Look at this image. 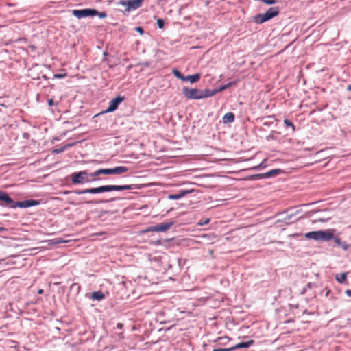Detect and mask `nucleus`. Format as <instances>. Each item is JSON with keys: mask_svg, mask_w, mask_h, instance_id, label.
Returning a JSON list of instances; mask_svg holds the SVG:
<instances>
[{"mask_svg": "<svg viewBox=\"0 0 351 351\" xmlns=\"http://www.w3.org/2000/svg\"><path fill=\"white\" fill-rule=\"evenodd\" d=\"M191 192V191L182 190L178 194H171V195H169L168 196V198L169 199H171V200L180 199L182 198L183 197H184L186 194L190 193Z\"/></svg>", "mask_w": 351, "mask_h": 351, "instance_id": "4468645a", "label": "nucleus"}, {"mask_svg": "<svg viewBox=\"0 0 351 351\" xmlns=\"http://www.w3.org/2000/svg\"><path fill=\"white\" fill-rule=\"evenodd\" d=\"M69 146L70 145H67V147H69ZM66 147V146L61 147L60 149H56L53 150V152L56 153V154L61 153V152H64L65 150Z\"/></svg>", "mask_w": 351, "mask_h": 351, "instance_id": "bb28decb", "label": "nucleus"}, {"mask_svg": "<svg viewBox=\"0 0 351 351\" xmlns=\"http://www.w3.org/2000/svg\"><path fill=\"white\" fill-rule=\"evenodd\" d=\"M179 79L182 80V81H186V76H184L182 74L181 75Z\"/></svg>", "mask_w": 351, "mask_h": 351, "instance_id": "2f4dec72", "label": "nucleus"}, {"mask_svg": "<svg viewBox=\"0 0 351 351\" xmlns=\"http://www.w3.org/2000/svg\"><path fill=\"white\" fill-rule=\"evenodd\" d=\"M263 167H264V166H263V164L261 163V165H259L258 166H257L256 167H255V169H261Z\"/></svg>", "mask_w": 351, "mask_h": 351, "instance_id": "f704fd0d", "label": "nucleus"}, {"mask_svg": "<svg viewBox=\"0 0 351 351\" xmlns=\"http://www.w3.org/2000/svg\"><path fill=\"white\" fill-rule=\"evenodd\" d=\"M173 75H174L176 77H178V79H179V77H180V76H181V75H182V73H181L178 70H177V69H174V70L173 71Z\"/></svg>", "mask_w": 351, "mask_h": 351, "instance_id": "cd10ccee", "label": "nucleus"}, {"mask_svg": "<svg viewBox=\"0 0 351 351\" xmlns=\"http://www.w3.org/2000/svg\"><path fill=\"white\" fill-rule=\"evenodd\" d=\"M123 100V98L119 96L112 99L109 103L108 108L105 110V112H110L114 111Z\"/></svg>", "mask_w": 351, "mask_h": 351, "instance_id": "9b49d317", "label": "nucleus"}, {"mask_svg": "<svg viewBox=\"0 0 351 351\" xmlns=\"http://www.w3.org/2000/svg\"><path fill=\"white\" fill-rule=\"evenodd\" d=\"M234 84V82H229V83H228V84H224V85H223V86H221L219 88V89H217V90H213V91H216V92H215V94H216V93H219V92H222V91H223L224 90H226V89H227V88H230V87L231 86H232Z\"/></svg>", "mask_w": 351, "mask_h": 351, "instance_id": "6ab92c4d", "label": "nucleus"}, {"mask_svg": "<svg viewBox=\"0 0 351 351\" xmlns=\"http://www.w3.org/2000/svg\"><path fill=\"white\" fill-rule=\"evenodd\" d=\"M39 203L36 200L34 199H29V200H25L22 202H19L16 203V207H20V208H28L30 206L38 205Z\"/></svg>", "mask_w": 351, "mask_h": 351, "instance_id": "f8f14e48", "label": "nucleus"}, {"mask_svg": "<svg viewBox=\"0 0 351 351\" xmlns=\"http://www.w3.org/2000/svg\"><path fill=\"white\" fill-rule=\"evenodd\" d=\"M93 172L88 173L87 171H81L73 173L71 175V179L74 184H84L98 180L97 178L98 176H93Z\"/></svg>", "mask_w": 351, "mask_h": 351, "instance_id": "20e7f679", "label": "nucleus"}, {"mask_svg": "<svg viewBox=\"0 0 351 351\" xmlns=\"http://www.w3.org/2000/svg\"><path fill=\"white\" fill-rule=\"evenodd\" d=\"M97 16H98L101 19H104L106 16V14L105 12H98V14Z\"/></svg>", "mask_w": 351, "mask_h": 351, "instance_id": "c85d7f7f", "label": "nucleus"}, {"mask_svg": "<svg viewBox=\"0 0 351 351\" xmlns=\"http://www.w3.org/2000/svg\"><path fill=\"white\" fill-rule=\"evenodd\" d=\"M346 294L348 296V297H351V290L350 289H348L346 291Z\"/></svg>", "mask_w": 351, "mask_h": 351, "instance_id": "7c9ffc66", "label": "nucleus"}, {"mask_svg": "<svg viewBox=\"0 0 351 351\" xmlns=\"http://www.w3.org/2000/svg\"><path fill=\"white\" fill-rule=\"evenodd\" d=\"M234 120V115L232 112L226 113L223 117L224 123H232Z\"/></svg>", "mask_w": 351, "mask_h": 351, "instance_id": "f3484780", "label": "nucleus"}, {"mask_svg": "<svg viewBox=\"0 0 351 351\" xmlns=\"http://www.w3.org/2000/svg\"><path fill=\"white\" fill-rule=\"evenodd\" d=\"M279 172V169H273L265 173L256 175L254 177L258 178H267L278 175Z\"/></svg>", "mask_w": 351, "mask_h": 351, "instance_id": "ddd939ff", "label": "nucleus"}, {"mask_svg": "<svg viewBox=\"0 0 351 351\" xmlns=\"http://www.w3.org/2000/svg\"><path fill=\"white\" fill-rule=\"evenodd\" d=\"M128 168L124 166H118L110 169H99L93 172V176L104 175H120L126 173Z\"/></svg>", "mask_w": 351, "mask_h": 351, "instance_id": "39448f33", "label": "nucleus"}, {"mask_svg": "<svg viewBox=\"0 0 351 351\" xmlns=\"http://www.w3.org/2000/svg\"><path fill=\"white\" fill-rule=\"evenodd\" d=\"M0 200L3 202V206L16 208V203L5 192L0 191Z\"/></svg>", "mask_w": 351, "mask_h": 351, "instance_id": "9d476101", "label": "nucleus"}, {"mask_svg": "<svg viewBox=\"0 0 351 351\" xmlns=\"http://www.w3.org/2000/svg\"><path fill=\"white\" fill-rule=\"evenodd\" d=\"M117 327L121 328L122 327V324H117Z\"/></svg>", "mask_w": 351, "mask_h": 351, "instance_id": "58836bf2", "label": "nucleus"}, {"mask_svg": "<svg viewBox=\"0 0 351 351\" xmlns=\"http://www.w3.org/2000/svg\"><path fill=\"white\" fill-rule=\"evenodd\" d=\"M210 221V219H206L204 220H200L199 222H198V224L199 226H204V225H206V224H208Z\"/></svg>", "mask_w": 351, "mask_h": 351, "instance_id": "393cba45", "label": "nucleus"}, {"mask_svg": "<svg viewBox=\"0 0 351 351\" xmlns=\"http://www.w3.org/2000/svg\"><path fill=\"white\" fill-rule=\"evenodd\" d=\"M48 104H49V106H52V105H53V99H50L48 101Z\"/></svg>", "mask_w": 351, "mask_h": 351, "instance_id": "473e14b6", "label": "nucleus"}, {"mask_svg": "<svg viewBox=\"0 0 351 351\" xmlns=\"http://www.w3.org/2000/svg\"><path fill=\"white\" fill-rule=\"evenodd\" d=\"M4 264L5 265H8V262L5 260V262H0V265H2V264Z\"/></svg>", "mask_w": 351, "mask_h": 351, "instance_id": "c9c22d12", "label": "nucleus"}, {"mask_svg": "<svg viewBox=\"0 0 351 351\" xmlns=\"http://www.w3.org/2000/svg\"><path fill=\"white\" fill-rule=\"evenodd\" d=\"M347 277L346 273H341L339 274L336 275L335 278L339 283H343L345 282Z\"/></svg>", "mask_w": 351, "mask_h": 351, "instance_id": "aec40b11", "label": "nucleus"}, {"mask_svg": "<svg viewBox=\"0 0 351 351\" xmlns=\"http://www.w3.org/2000/svg\"><path fill=\"white\" fill-rule=\"evenodd\" d=\"M135 30L138 32L139 34H142L143 33V29L141 27H137L135 28Z\"/></svg>", "mask_w": 351, "mask_h": 351, "instance_id": "c756f323", "label": "nucleus"}, {"mask_svg": "<svg viewBox=\"0 0 351 351\" xmlns=\"http://www.w3.org/2000/svg\"><path fill=\"white\" fill-rule=\"evenodd\" d=\"M66 76V73H58V74H55L53 75V77L55 78H58V79H62V78H64Z\"/></svg>", "mask_w": 351, "mask_h": 351, "instance_id": "b1692460", "label": "nucleus"}, {"mask_svg": "<svg viewBox=\"0 0 351 351\" xmlns=\"http://www.w3.org/2000/svg\"><path fill=\"white\" fill-rule=\"evenodd\" d=\"M213 351H233L232 347L229 348H215Z\"/></svg>", "mask_w": 351, "mask_h": 351, "instance_id": "a878e982", "label": "nucleus"}, {"mask_svg": "<svg viewBox=\"0 0 351 351\" xmlns=\"http://www.w3.org/2000/svg\"><path fill=\"white\" fill-rule=\"evenodd\" d=\"M254 341L253 340H249L246 342H241L239 343H237L234 346H232V350H235L237 349H241V348H248L254 344Z\"/></svg>", "mask_w": 351, "mask_h": 351, "instance_id": "2eb2a0df", "label": "nucleus"}, {"mask_svg": "<svg viewBox=\"0 0 351 351\" xmlns=\"http://www.w3.org/2000/svg\"><path fill=\"white\" fill-rule=\"evenodd\" d=\"M216 91L210 90H199L184 87L182 89L184 96L189 99H201L213 96Z\"/></svg>", "mask_w": 351, "mask_h": 351, "instance_id": "7ed1b4c3", "label": "nucleus"}, {"mask_svg": "<svg viewBox=\"0 0 351 351\" xmlns=\"http://www.w3.org/2000/svg\"><path fill=\"white\" fill-rule=\"evenodd\" d=\"M174 224V221H170L167 223H162L151 227L149 228L148 231L151 232H165L169 230L173 225Z\"/></svg>", "mask_w": 351, "mask_h": 351, "instance_id": "1a4fd4ad", "label": "nucleus"}, {"mask_svg": "<svg viewBox=\"0 0 351 351\" xmlns=\"http://www.w3.org/2000/svg\"><path fill=\"white\" fill-rule=\"evenodd\" d=\"M339 247H341L345 251L351 249V245L347 244L346 242L343 241L342 242Z\"/></svg>", "mask_w": 351, "mask_h": 351, "instance_id": "412c9836", "label": "nucleus"}, {"mask_svg": "<svg viewBox=\"0 0 351 351\" xmlns=\"http://www.w3.org/2000/svg\"><path fill=\"white\" fill-rule=\"evenodd\" d=\"M5 230V228H3V227H0V232H2L3 231Z\"/></svg>", "mask_w": 351, "mask_h": 351, "instance_id": "4c0bfd02", "label": "nucleus"}, {"mask_svg": "<svg viewBox=\"0 0 351 351\" xmlns=\"http://www.w3.org/2000/svg\"><path fill=\"white\" fill-rule=\"evenodd\" d=\"M284 123L286 126L291 127L293 131H295V127L291 121L288 119H285Z\"/></svg>", "mask_w": 351, "mask_h": 351, "instance_id": "4be33fe9", "label": "nucleus"}, {"mask_svg": "<svg viewBox=\"0 0 351 351\" xmlns=\"http://www.w3.org/2000/svg\"><path fill=\"white\" fill-rule=\"evenodd\" d=\"M334 232L335 230L332 229L312 231L306 233L304 237L306 239H313L316 241H328L334 239L335 243L340 246L343 241L338 237H334Z\"/></svg>", "mask_w": 351, "mask_h": 351, "instance_id": "f257e3e1", "label": "nucleus"}, {"mask_svg": "<svg viewBox=\"0 0 351 351\" xmlns=\"http://www.w3.org/2000/svg\"><path fill=\"white\" fill-rule=\"evenodd\" d=\"M90 298L92 300L101 301L105 298V295L101 291H94L92 293Z\"/></svg>", "mask_w": 351, "mask_h": 351, "instance_id": "dca6fc26", "label": "nucleus"}, {"mask_svg": "<svg viewBox=\"0 0 351 351\" xmlns=\"http://www.w3.org/2000/svg\"><path fill=\"white\" fill-rule=\"evenodd\" d=\"M298 235H299V234H293L292 236L293 237H296V236H298Z\"/></svg>", "mask_w": 351, "mask_h": 351, "instance_id": "79ce46f5", "label": "nucleus"}, {"mask_svg": "<svg viewBox=\"0 0 351 351\" xmlns=\"http://www.w3.org/2000/svg\"><path fill=\"white\" fill-rule=\"evenodd\" d=\"M72 14L76 18L80 19L86 17L95 16L97 15L98 11L95 9L86 8L82 10H73Z\"/></svg>", "mask_w": 351, "mask_h": 351, "instance_id": "0eeeda50", "label": "nucleus"}, {"mask_svg": "<svg viewBox=\"0 0 351 351\" xmlns=\"http://www.w3.org/2000/svg\"><path fill=\"white\" fill-rule=\"evenodd\" d=\"M200 79V74L196 73L192 75L186 76V81H189L191 84L195 83L198 82Z\"/></svg>", "mask_w": 351, "mask_h": 351, "instance_id": "a211bd4d", "label": "nucleus"}, {"mask_svg": "<svg viewBox=\"0 0 351 351\" xmlns=\"http://www.w3.org/2000/svg\"><path fill=\"white\" fill-rule=\"evenodd\" d=\"M64 241L61 239H57L55 243H64Z\"/></svg>", "mask_w": 351, "mask_h": 351, "instance_id": "72a5a7b5", "label": "nucleus"}, {"mask_svg": "<svg viewBox=\"0 0 351 351\" xmlns=\"http://www.w3.org/2000/svg\"><path fill=\"white\" fill-rule=\"evenodd\" d=\"M132 185H104L96 188H90L82 191H76L75 193L77 195L91 193L96 194L104 192H110L112 191H123L132 189Z\"/></svg>", "mask_w": 351, "mask_h": 351, "instance_id": "f03ea898", "label": "nucleus"}, {"mask_svg": "<svg viewBox=\"0 0 351 351\" xmlns=\"http://www.w3.org/2000/svg\"><path fill=\"white\" fill-rule=\"evenodd\" d=\"M38 293L39 294H41V293H43V290H42V289H40V290L38 291Z\"/></svg>", "mask_w": 351, "mask_h": 351, "instance_id": "ea45409f", "label": "nucleus"}, {"mask_svg": "<svg viewBox=\"0 0 351 351\" xmlns=\"http://www.w3.org/2000/svg\"><path fill=\"white\" fill-rule=\"evenodd\" d=\"M144 0H120L119 3L125 7V11L130 12L140 8Z\"/></svg>", "mask_w": 351, "mask_h": 351, "instance_id": "6e6552de", "label": "nucleus"}, {"mask_svg": "<svg viewBox=\"0 0 351 351\" xmlns=\"http://www.w3.org/2000/svg\"><path fill=\"white\" fill-rule=\"evenodd\" d=\"M278 14V10L277 8H270L263 14H259L254 16V21L258 24L263 23Z\"/></svg>", "mask_w": 351, "mask_h": 351, "instance_id": "423d86ee", "label": "nucleus"}, {"mask_svg": "<svg viewBox=\"0 0 351 351\" xmlns=\"http://www.w3.org/2000/svg\"><path fill=\"white\" fill-rule=\"evenodd\" d=\"M5 259H0V262H5Z\"/></svg>", "mask_w": 351, "mask_h": 351, "instance_id": "a19ab883", "label": "nucleus"}, {"mask_svg": "<svg viewBox=\"0 0 351 351\" xmlns=\"http://www.w3.org/2000/svg\"><path fill=\"white\" fill-rule=\"evenodd\" d=\"M347 90H349V91L351 90V84L348 86Z\"/></svg>", "mask_w": 351, "mask_h": 351, "instance_id": "e433bc0d", "label": "nucleus"}, {"mask_svg": "<svg viewBox=\"0 0 351 351\" xmlns=\"http://www.w3.org/2000/svg\"><path fill=\"white\" fill-rule=\"evenodd\" d=\"M157 25H158V27L160 28V29H162L163 27H164V25H165V21L163 19H158L157 20Z\"/></svg>", "mask_w": 351, "mask_h": 351, "instance_id": "5701e85b", "label": "nucleus"}]
</instances>
